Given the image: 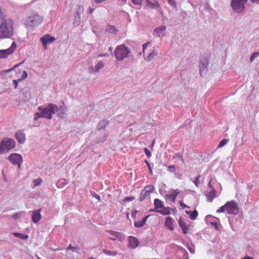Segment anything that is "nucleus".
Segmentation results:
<instances>
[{
	"mask_svg": "<svg viewBox=\"0 0 259 259\" xmlns=\"http://www.w3.org/2000/svg\"><path fill=\"white\" fill-rule=\"evenodd\" d=\"M150 44V42L148 41L146 43L143 45V52L144 53L145 50L146 49L147 46Z\"/></svg>",
	"mask_w": 259,
	"mask_h": 259,
	"instance_id": "obj_47",
	"label": "nucleus"
},
{
	"mask_svg": "<svg viewBox=\"0 0 259 259\" xmlns=\"http://www.w3.org/2000/svg\"><path fill=\"white\" fill-rule=\"evenodd\" d=\"M17 47L15 42H13L11 47L7 49L0 50V58L6 59L9 55L13 54Z\"/></svg>",
	"mask_w": 259,
	"mask_h": 259,
	"instance_id": "obj_10",
	"label": "nucleus"
},
{
	"mask_svg": "<svg viewBox=\"0 0 259 259\" xmlns=\"http://www.w3.org/2000/svg\"><path fill=\"white\" fill-rule=\"evenodd\" d=\"M175 220L170 217H168L165 219V226L170 231H173L174 227Z\"/></svg>",
	"mask_w": 259,
	"mask_h": 259,
	"instance_id": "obj_18",
	"label": "nucleus"
},
{
	"mask_svg": "<svg viewBox=\"0 0 259 259\" xmlns=\"http://www.w3.org/2000/svg\"><path fill=\"white\" fill-rule=\"evenodd\" d=\"M211 224L212 225H213L214 228L217 229V230H218L219 229V227H218V224L217 223H215V222H212L211 223Z\"/></svg>",
	"mask_w": 259,
	"mask_h": 259,
	"instance_id": "obj_53",
	"label": "nucleus"
},
{
	"mask_svg": "<svg viewBox=\"0 0 259 259\" xmlns=\"http://www.w3.org/2000/svg\"><path fill=\"white\" fill-rule=\"evenodd\" d=\"M109 123V121L107 120H103L101 121L98 125L97 128L98 130L104 129Z\"/></svg>",
	"mask_w": 259,
	"mask_h": 259,
	"instance_id": "obj_29",
	"label": "nucleus"
},
{
	"mask_svg": "<svg viewBox=\"0 0 259 259\" xmlns=\"http://www.w3.org/2000/svg\"><path fill=\"white\" fill-rule=\"evenodd\" d=\"M180 193V191L179 189H175L171 191L170 194H167L165 198L168 200H171L173 202L176 201L177 196Z\"/></svg>",
	"mask_w": 259,
	"mask_h": 259,
	"instance_id": "obj_17",
	"label": "nucleus"
},
{
	"mask_svg": "<svg viewBox=\"0 0 259 259\" xmlns=\"http://www.w3.org/2000/svg\"><path fill=\"white\" fill-rule=\"evenodd\" d=\"M151 211H155L158 212L162 215H168L170 214V208L168 207H163L162 209L160 210H151Z\"/></svg>",
	"mask_w": 259,
	"mask_h": 259,
	"instance_id": "obj_27",
	"label": "nucleus"
},
{
	"mask_svg": "<svg viewBox=\"0 0 259 259\" xmlns=\"http://www.w3.org/2000/svg\"><path fill=\"white\" fill-rule=\"evenodd\" d=\"M38 110L42 113V118L51 119L52 115L59 111V107L54 104L50 103L46 107L39 106Z\"/></svg>",
	"mask_w": 259,
	"mask_h": 259,
	"instance_id": "obj_3",
	"label": "nucleus"
},
{
	"mask_svg": "<svg viewBox=\"0 0 259 259\" xmlns=\"http://www.w3.org/2000/svg\"><path fill=\"white\" fill-rule=\"evenodd\" d=\"M229 141V139H224V140H222L220 142V143L218 146V148H221V147L224 146L225 145H226L228 143Z\"/></svg>",
	"mask_w": 259,
	"mask_h": 259,
	"instance_id": "obj_37",
	"label": "nucleus"
},
{
	"mask_svg": "<svg viewBox=\"0 0 259 259\" xmlns=\"http://www.w3.org/2000/svg\"><path fill=\"white\" fill-rule=\"evenodd\" d=\"M17 66H18V65H16L14 66L13 67V68H12V69H11L10 70H9L8 71V72H9L10 70H13L14 68H15V67H16Z\"/></svg>",
	"mask_w": 259,
	"mask_h": 259,
	"instance_id": "obj_63",
	"label": "nucleus"
},
{
	"mask_svg": "<svg viewBox=\"0 0 259 259\" xmlns=\"http://www.w3.org/2000/svg\"><path fill=\"white\" fill-rule=\"evenodd\" d=\"M109 51H110L111 52H112V47H109Z\"/></svg>",
	"mask_w": 259,
	"mask_h": 259,
	"instance_id": "obj_64",
	"label": "nucleus"
},
{
	"mask_svg": "<svg viewBox=\"0 0 259 259\" xmlns=\"http://www.w3.org/2000/svg\"><path fill=\"white\" fill-rule=\"evenodd\" d=\"M42 113L41 112H37L34 115V120H38V118L42 117Z\"/></svg>",
	"mask_w": 259,
	"mask_h": 259,
	"instance_id": "obj_41",
	"label": "nucleus"
},
{
	"mask_svg": "<svg viewBox=\"0 0 259 259\" xmlns=\"http://www.w3.org/2000/svg\"><path fill=\"white\" fill-rule=\"evenodd\" d=\"M149 215L144 218L142 220L137 221L134 222V226L136 228H140L143 227L147 221V219Z\"/></svg>",
	"mask_w": 259,
	"mask_h": 259,
	"instance_id": "obj_28",
	"label": "nucleus"
},
{
	"mask_svg": "<svg viewBox=\"0 0 259 259\" xmlns=\"http://www.w3.org/2000/svg\"><path fill=\"white\" fill-rule=\"evenodd\" d=\"M15 138L18 142L20 144H23L26 141V137L25 134L21 131H18L15 134Z\"/></svg>",
	"mask_w": 259,
	"mask_h": 259,
	"instance_id": "obj_19",
	"label": "nucleus"
},
{
	"mask_svg": "<svg viewBox=\"0 0 259 259\" xmlns=\"http://www.w3.org/2000/svg\"><path fill=\"white\" fill-rule=\"evenodd\" d=\"M92 196L96 198L97 200H100V196L98 194H97L95 193H92Z\"/></svg>",
	"mask_w": 259,
	"mask_h": 259,
	"instance_id": "obj_51",
	"label": "nucleus"
},
{
	"mask_svg": "<svg viewBox=\"0 0 259 259\" xmlns=\"http://www.w3.org/2000/svg\"><path fill=\"white\" fill-rule=\"evenodd\" d=\"M168 2L169 4L174 8H177V5L175 0H168Z\"/></svg>",
	"mask_w": 259,
	"mask_h": 259,
	"instance_id": "obj_44",
	"label": "nucleus"
},
{
	"mask_svg": "<svg viewBox=\"0 0 259 259\" xmlns=\"http://www.w3.org/2000/svg\"><path fill=\"white\" fill-rule=\"evenodd\" d=\"M154 189L152 185H148L145 187L140 193L139 199L140 201H143L147 197L150 196V194L153 192Z\"/></svg>",
	"mask_w": 259,
	"mask_h": 259,
	"instance_id": "obj_11",
	"label": "nucleus"
},
{
	"mask_svg": "<svg viewBox=\"0 0 259 259\" xmlns=\"http://www.w3.org/2000/svg\"><path fill=\"white\" fill-rule=\"evenodd\" d=\"M166 27L164 25L156 27L154 29L153 34L155 36L159 37L163 33Z\"/></svg>",
	"mask_w": 259,
	"mask_h": 259,
	"instance_id": "obj_22",
	"label": "nucleus"
},
{
	"mask_svg": "<svg viewBox=\"0 0 259 259\" xmlns=\"http://www.w3.org/2000/svg\"><path fill=\"white\" fill-rule=\"evenodd\" d=\"M179 225L180 227L182 228L183 232L184 234H187L188 232V230L189 228V225H188L184 220H183L182 218H180L179 221Z\"/></svg>",
	"mask_w": 259,
	"mask_h": 259,
	"instance_id": "obj_21",
	"label": "nucleus"
},
{
	"mask_svg": "<svg viewBox=\"0 0 259 259\" xmlns=\"http://www.w3.org/2000/svg\"><path fill=\"white\" fill-rule=\"evenodd\" d=\"M18 82H19L18 81V80H13V84L14 85L15 89H17L18 88Z\"/></svg>",
	"mask_w": 259,
	"mask_h": 259,
	"instance_id": "obj_50",
	"label": "nucleus"
},
{
	"mask_svg": "<svg viewBox=\"0 0 259 259\" xmlns=\"http://www.w3.org/2000/svg\"><path fill=\"white\" fill-rule=\"evenodd\" d=\"M216 196V191L214 188H212V190H210L209 192H208L206 195L207 200L210 202L213 201Z\"/></svg>",
	"mask_w": 259,
	"mask_h": 259,
	"instance_id": "obj_23",
	"label": "nucleus"
},
{
	"mask_svg": "<svg viewBox=\"0 0 259 259\" xmlns=\"http://www.w3.org/2000/svg\"><path fill=\"white\" fill-rule=\"evenodd\" d=\"M208 186L209 187L210 190H212V188H213L212 186L211 185L210 181L208 183Z\"/></svg>",
	"mask_w": 259,
	"mask_h": 259,
	"instance_id": "obj_59",
	"label": "nucleus"
},
{
	"mask_svg": "<svg viewBox=\"0 0 259 259\" xmlns=\"http://www.w3.org/2000/svg\"><path fill=\"white\" fill-rule=\"evenodd\" d=\"M200 175L198 176V177L195 178V180L193 181V183H194L195 185L197 187H198L199 186V184H200L199 178H200Z\"/></svg>",
	"mask_w": 259,
	"mask_h": 259,
	"instance_id": "obj_39",
	"label": "nucleus"
},
{
	"mask_svg": "<svg viewBox=\"0 0 259 259\" xmlns=\"http://www.w3.org/2000/svg\"><path fill=\"white\" fill-rule=\"evenodd\" d=\"M26 97L25 98H22V100L23 101L28 100L29 98L30 95H29V93H26Z\"/></svg>",
	"mask_w": 259,
	"mask_h": 259,
	"instance_id": "obj_52",
	"label": "nucleus"
},
{
	"mask_svg": "<svg viewBox=\"0 0 259 259\" xmlns=\"http://www.w3.org/2000/svg\"><path fill=\"white\" fill-rule=\"evenodd\" d=\"M16 146L15 141L10 138H4L0 143V154L9 152Z\"/></svg>",
	"mask_w": 259,
	"mask_h": 259,
	"instance_id": "obj_6",
	"label": "nucleus"
},
{
	"mask_svg": "<svg viewBox=\"0 0 259 259\" xmlns=\"http://www.w3.org/2000/svg\"><path fill=\"white\" fill-rule=\"evenodd\" d=\"M137 213V210L135 211L134 212H133L132 215L134 216V215H136Z\"/></svg>",
	"mask_w": 259,
	"mask_h": 259,
	"instance_id": "obj_62",
	"label": "nucleus"
},
{
	"mask_svg": "<svg viewBox=\"0 0 259 259\" xmlns=\"http://www.w3.org/2000/svg\"><path fill=\"white\" fill-rule=\"evenodd\" d=\"M259 56V53L258 52H254L250 57V61L251 62H253L255 58H257Z\"/></svg>",
	"mask_w": 259,
	"mask_h": 259,
	"instance_id": "obj_38",
	"label": "nucleus"
},
{
	"mask_svg": "<svg viewBox=\"0 0 259 259\" xmlns=\"http://www.w3.org/2000/svg\"><path fill=\"white\" fill-rule=\"evenodd\" d=\"M14 21L6 16L0 7V38L11 37L14 34Z\"/></svg>",
	"mask_w": 259,
	"mask_h": 259,
	"instance_id": "obj_1",
	"label": "nucleus"
},
{
	"mask_svg": "<svg viewBox=\"0 0 259 259\" xmlns=\"http://www.w3.org/2000/svg\"><path fill=\"white\" fill-rule=\"evenodd\" d=\"M135 199V198L134 196H128V197H126L124 198L123 201H126V202L132 201L134 200Z\"/></svg>",
	"mask_w": 259,
	"mask_h": 259,
	"instance_id": "obj_42",
	"label": "nucleus"
},
{
	"mask_svg": "<svg viewBox=\"0 0 259 259\" xmlns=\"http://www.w3.org/2000/svg\"><path fill=\"white\" fill-rule=\"evenodd\" d=\"M66 108L65 106L59 107V111L57 112V116L61 118H64L66 113Z\"/></svg>",
	"mask_w": 259,
	"mask_h": 259,
	"instance_id": "obj_26",
	"label": "nucleus"
},
{
	"mask_svg": "<svg viewBox=\"0 0 259 259\" xmlns=\"http://www.w3.org/2000/svg\"><path fill=\"white\" fill-rule=\"evenodd\" d=\"M41 209H39L37 210L33 211L32 215V221L34 223H37L39 222L41 218V215L40 214Z\"/></svg>",
	"mask_w": 259,
	"mask_h": 259,
	"instance_id": "obj_20",
	"label": "nucleus"
},
{
	"mask_svg": "<svg viewBox=\"0 0 259 259\" xmlns=\"http://www.w3.org/2000/svg\"><path fill=\"white\" fill-rule=\"evenodd\" d=\"M67 249H71L72 251H74L75 247H73L71 246V245H69Z\"/></svg>",
	"mask_w": 259,
	"mask_h": 259,
	"instance_id": "obj_57",
	"label": "nucleus"
},
{
	"mask_svg": "<svg viewBox=\"0 0 259 259\" xmlns=\"http://www.w3.org/2000/svg\"><path fill=\"white\" fill-rule=\"evenodd\" d=\"M8 160L13 165H17L18 168H21L23 162L22 156L18 153H13L8 157Z\"/></svg>",
	"mask_w": 259,
	"mask_h": 259,
	"instance_id": "obj_8",
	"label": "nucleus"
},
{
	"mask_svg": "<svg viewBox=\"0 0 259 259\" xmlns=\"http://www.w3.org/2000/svg\"><path fill=\"white\" fill-rule=\"evenodd\" d=\"M13 235L15 237L20 238H21L22 239H23V240L27 239L28 238V236L27 235H24L23 234H21V233H17V232L13 233Z\"/></svg>",
	"mask_w": 259,
	"mask_h": 259,
	"instance_id": "obj_33",
	"label": "nucleus"
},
{
	"mask_svg": "<svg viewBox=\"0 0 259 259\" xmlns=\"http://www.w3.org/2000/svg\"><path fill=\"white\" fill-rule=\"evenodd\" d=\"M108 56V55L106 53H105V54L101 53V54H99L98 57H105V56Z\"/></svg>",
	"mask_w": 259,
	"mask_h": 259,
	"instance_id": "obj_55",
	"label": "nucleus"
},
{
	"mask_svg": "<svg viewBox=\"0 0 259 259\" xmlns=\"http://www.w3.org/2000/svg\"><path fill=\"white\" fill-rule=\"evenodd\" d=\"M65 180L64 179H63V180H59L57 183V185L58 186L60 184V183H65Z\"/></svg>",
	"mask_w": 259,
	"mask_h": 259,
	"instance_id": "obj_56",
	"label": "nucleus"
},
{
	"mask_svg": "<svg viewBox=\"0 0 259 259\" xmlns=\"http://www.w3.org/2000/svg\"><path fill=\"white\" fill-rule=\"evenodd\" d=\"M107 232L111 235V236L109 237V239L111 240H117L118 241L122 242L125 238V235L123 234L122 233L116 232L113 230H108Z\"/></svg>",
	"mask_w": 259,
	"mask_h": 259,
	"instance_id": "obj_9",
	"label": "nucleus"
},
{
	"mask_svg": "<svg viewBox=\"0 0 259 259\" xmlns=\"http://www.w3.org/2000/svg\"><path fill=\"white\" fill-rule=\"evenodd\" d=\"M27 76H28V74H27V72H26V71L24 70V71H23V72H22V76H21V77H20V78H19L18 79V81H19V82H20V81H22V80H23L25 79L27 77Z\"/></svg>",
	"mask_w": 259,
	"mask_h": 259,
	"instance_id": "obj_36",
	"label": "nucleus"
},
{
	"mask_svg": "<svg viewBox=\"0 0 259 259\" xmlns=\"http://www.w3.org/2000/svg\"><path fill=\"white\" fill-rule=\"evenodd\" d=\"M250 1L253 3H256L257 4H259V0H250Z\"/></svg>",
	"mask_w": 259,
	"mask_h": 259,
	"instance_id": "obj_60",
	"label": "nucleus"
},
{
	"mask_svg": "<svg viewBox=\"0 0 259 259\" xmlns=\"http://www.w3.org/2000/svg\"><path fill=\"white\" fill-rule=\"evenodd\" d=\"M103 252L107 255L115 256L117 254L116 251H111L106 249H103Z\"/></svg>",
	"mask_w": 259,
	"mask_h": 259,
	"instance_id": "obj_35",
	"label": "nucleus"
},
{
	"mask_svg": "<svg viewBox=\"0 0 259 259\" xmlns=\"http://www.w3.org/2000/svg\"><path fill=\"white\" fill-rule=\"evenodd\" d=\"M148 6L150 8L158 9L160 7L158 2L156 0H146Z\"/></svg>",
	"mask_w": 259,
	"mask_h": 259,
	"instance_id": "obj_24",
	"label": "nucleus"
},
{
	"mask_svg": "<svg viewBox=\"0 0 259 259\" xmlns=\"http://www.w3.org/2000/svg\"><path fill=\"white\" fill-rule=\"evenodd\" d=\"M84 11L83 7L82 6H78L77 8L76 11L75 13L74 24L78 25L80 21V14Z\"/></svg>",
	"mask_w": 259,
	"mask_h": 259,
	"instance_id": "obj_14",
	"label": "nucleus"
},
{
	"mask_svg": "<svg viewBox=\"0 0 259 259\" xmlns=\"http://www.w3.org/2000/svg\"><path fill=\"white\" fill-rule=\"evenodd\" d=\"M187 248L188 249V250H189V251L194 254L195 253V249L193 247H191L190 246H189V245L188 244V246H187Z\"/></svg>",
	"mask_w": 259,
	"mask_h": 259,
	"instance_id": "obj_49",
	"label": "nucleus"
},
{
	"mask_svg": "<svg viewBox=\"0 0 259 259\" xmlns=\"http://www.w3.org/2000/svg\"><path fill=\"white\" fill-rule=\"evenodd\" d=\"M42 180L41 179H36V180H34L33 181V184L35 186H38L40 183L41 182Z\"/></svg>",
	"mask_w": 259,
	"mask_h": 259,
	"instance_id": "obj_45",
	"label": "nucleus"
},
{
	"mask_svg": "<svg viewBox=\"0 0 259 259\" xmlns=\"http://www.w3.org/2000/svg\"><path fill=\"white\" fill-rule=\"evenodd\" d=\"M247 2V0H232L231 6L233 11L237 14L242 13Z\"/></svg>",
	"mask_w": 259,
	"mask_h": 259,
	"instance_id": "obj_7",
	"label": "nucleus"
},
{
	"mask_svg": "<svg viewBox=\"0 0 259 259\" xmlns=\"http://www.w3.org/2000/svg\"><path fill=\"white\" fill-rule=\"evenodd\" d=\"M168 169L169 171L171 172H176V167L174 165H169L168 166Z\"/></svg>",
	"mask_w": 259,
	"mask_h": 259,
	"instance_id": "obj_40",
	"label": "nucleus"
},
{
	"mask_svg": "<svg viewBox=\"0 0 259 259\" xmlns=\"http://www.w3.org/2000/svg\"><path fill=\"white\" fill-rule=\"evenodd\" d=\"M134 4L138 5H141L143 0H132Z\"/></svg>",
	"mask_w": 259,
	"mask_h": 259,
	"instance_id": "obj_46",
	"label": "nucleus"
},
{
	"mask_svg": "<svg viewBox=\"0 0 259 259\" xmlns=\"http://www.w3.org/2000/svg\"><path fill=\"white\" fill-rule=\"evenodd\" d=\"M144 152H145L146 155L148 158H150L151 156V153L150 151L147 148H144Z\"/></svg>",
	"mask_w": 259,
	"mask_h": 259,
	"instance_id": "obj_43",
	"label": "nucleus"
},
{
	"mask_svg": "<svg viewBox=\"0 0 259 259\" xmlns=\"http://www.w3.org/2000/svg\"><path fill=\"white\" fill-rule=\"evenodd\" d=\"M227 211L230 214H236L238 213L239 209L237 202L235 200L227 202L224 205L222 206L217 210L218 213H222Z\"/></svg>",
	"mask_w": 259,
	"mask_h": 259,
	"instance_id": "obj_4",
	"label": "nucleus"
},
{
	"mask_svg": "<svg viewBox=\"0 0 259 259\" xmlns=\"http://www.w3.org/2000/svg\"><path fill=\"white\" fill-rule=\"evenodd\" d=\"M40 40L42 42L43 46L45 48V49H46L47 45L49 43L53 42L55 40V38L53 36H51L50 35L47 34L41 37Z\"/></svg>",
	"mask_w": 259,
	"mask_h": 259,
	"instance_id": "obj_16",
	"label": "nucleus"
},
{
	"mask_svg": "<svg viewBox=\"0 0 259 259\" xmlns=\"http://www.w3.org/2000/svg\"><path fill=\"white\" fill-rule=\"evenodd\" d=\"M186 212L187 213V214H190L191 213L190 215V218L192 220H195L196 217H197L198 215V212L196 211V210H194V211H193L192 213H191L190 211H186Z\"/></svg>",
	"mask_w": 259,
	"mask_h": 259,
	"instance_id": "obj_34",
	"label": "nucleus"
},
{
	"mask_svg": "<svg viewBox=\"0 0 259 259\" xmlns=\"http://www.w3.org/2000/svg\"><path fill=\"white\" fill-rule=\"evenodd\" d=\"M158 54V52L157 49L154 48L151 52L149 54L146 58H145V60L147 61H151L152 59H153L155 57L157 56Z\"/></svg>",
	"mask_w": 259,
	"mask_h": 259,
	"instance_id": "obj_25",
	"label": "nucleus"
},
{
	"mask_svg": "<svg viewBox=\"0 0 259 259\" xmlns=\"http://www.w3.org/2000/svg\"><path fill=\"white\" fill-rule=\"evenodd\" d=\"M145 163H146L147 165L148 166V168H149V169L150 174L152 175V170L151 168L150 163L146 160H145Z\"/></svg>",
	"mask_w": 259,
	"mask_h": 259,
	"instance_id": "obj_48",
	"label": "nucleus"
},
{
	"mask_svg": "<svg viewBox=\"0 0 259 259\" xmlns=\"http://www.w3.org/2000/svg\"><path fill=\"white\" fill-rule=\"evenodd\" d=\"M104 62L102 61H100L96 64L95 67L92 66L89 68V73L90 74H95L98 72L101 69H102L104 67Z\"/></svg>",
	"mask_w": 259,
	"mask_h": 259,
	"instance_id": "obj_13",
	"label": "nucleus"
},
{
	"mask_svg": "<svg viewBox=\"0 0 259 259\" xmlns=\"http://www.w3.org/2000/svg\"><path fill=\"white\" fill-rule=\"evenodd\" d=\"M208 64V59L206 58H201L200 61V74L203 76L207 71Z\"/></svg>",
	"mask_w": 259,
	"mask_h": 259,
	"instance_id": "obj_12",
	"label": "nucleus"
},
{
	"mask_svg": "<svg viewBox=\"0 0 259 259\" xmlns=\"http://www.w3.org/2000/svg\"><path fill=\"white\" fill-rule=\"evenodd\" d=\"M180 205L183 207V208L188 207V206L186 204H185L181 201H180Z\"/></svg>",
	"mask_w": 259,
	"mask_h": 259,
	"instance_id": "obj_54",
	"label": "nucleus"
},
{
	"mask_svg": "<svg viewBox=\"0 0 259 259\" xmlns=\"http://www.w3.org/2000/svg\"><path fill=\"white\" fill-rule=\"evenodd\" d=\"M241 259H253V258L251 256H246L242 258Z\"/></svg>",
	"mask_w": 259,
	"mask_h": 259,
	"instance_id": "obj_58",
	"label": "nucleus"
},
{
	"mask_svg": "<svg viewBox=\"0 0 259 259\" xmlns=\"http://www.w3.org/2000/svg\"><path fill=\"white\" fill-rule=\"evenodd\" d=\"M128 246L132 249H135L137 247L140 243L139 240L134 236H130L128 238Z\"/></svg>",
	"mask_w": 259,
	"mask_h": 259,
	"instance_id": "obj_15",
	"label": "nucleus"
},
{
	"mask_svg": "<svg viewBox=\"0 0 259 259\" xmlns=\"http://www.w3.org/2000/svg\"><path fill=\"white\" fill-rule=\"evenodd\" d=\"M154 204L155 207V210H159V208H162L163 207V202L158 199L156 198L154 200Z\"/></svg>",
	"mask_w": 259,
	"mask_h": 259,
	"instance_id": "obj_30",
	"label": "nucleus"
},
{
	"mask_svg": "<svg viewBox=\"0 0 259 259\" xmlns=\"http://www.w3.org/2000/svg\"><path fill=\"white\" fill-rule=\"evenodd\" d=\"M130 50L125 45L117 46L114 50V55L117 60L121 61L128 57Z\"/></svg>",
	"mask_w": 259,
	"mask_h": 259,
	"instance_id": "obj_5",
	"label": "nucleus"
},
{
	"mask_svg": "<svg viewBox=\"0 0 259 259\" xmlns=\"http://www.w3.org/2000/svg\"><path fill=\"white\" fill-rule=\"evenodd\" d=\"M172 158L175 160V162L181 161L183 163H184L185 162L184 160L182 157V155L180 153H175L174 155Z\"/></svg>",
	"mask_w": 259,
	"mask_h": 259,
	"instance_id": "obj_31",
	"label": "nucleus"
},
{
	"mask_svg": "<svg viewBox=\"0 0 259 259\" xmlns=\"http://www.w3.org/2000/svg\"><path fill=\"white\" fill-rule=\"evenodd\" d=\"M107 30L110 33L116 34L118 30L113 25H108L107 27Z\"/></svg>",
	"mask_w": 259,
	"mask_h": 259,
	"instance_id": "obj_32",
	"label": "nucleus"
},
{
	"mask_svg": "<svg viewBox=\"0 0 259 259\" xmlns=\"http://www.w3.org/2000/svg\"><path fill=\"white\" fill-rule=\"evenodd\" d=\"M94 9L90 8V10H89V13L92 14L93 13V12L94 11Z\"/></svg>",
	"mask_w": 259,
	"mask_h": 259,
	"instance_id": "obj_61",
	"label": "nucleus"
},
{
	"mask_svg": "<svg viewBox=\"0 0 259 259\" xmlns=\"http://www.w3.org/2000/svg\"><path fill=\"white\" fill-rule=\"evenodd\" d=\"M44 21V17L35 12L29 13L23 19V23L26 28L33 29L41 24Z\"/></svg>",
	"mask_w": 259,
	"mask_h": 259,
	"instance_id": "obj_2",
	"label": "nucleus"
}]
</instances>
